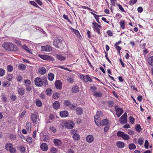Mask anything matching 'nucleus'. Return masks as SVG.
Here are the masks:
<instances>
[{"instance_id":"obj_57","label":"nucleus","mask_w":153,"mask_h":153,"mask_svg":"<svg viewBox=\"0 0 153 153\" xmlns=\"http://www.w3.org/2000/svg\"><path fill=\"white\" fill-rule=\"evenodd\" d=\"M117 5L118 6L119 8L122 12H125L126 11L124 10V8L122 7V5L120 4H117Z\"/></svg>"},{"instance_id":"obj_43","label":"nucleus","mask_w":153,"mask_h":153,"mask_svg":"<svg viewBox=\"0 0 153 153\" xmlns=\"http://www.w3.org/2000/svg\"><path fill=\"white\" fill-rule=\"evenodd\" d=\"M124 134V133L123 132L119 131L117 133V135L118 137L122 138Z\"/></svg>"},{"instance_id":"obj_55","label":"nucleus","mask_w":153,"mask_h":153,"mask_svg":"<svg viewBox=\"0 0 153 153\" xmlns=\"http://www.w3.org/2000/svg\"><path fill=\"white\" fill-rule=\"evenodd\" d=\"M26 128L28 130H29L31 128V124L29 123H27L26 124Z\"/></svg>"},{"instance_id":"obj_41","label":"nucleus","mask_w":153,"mask_h":153,"mask_svg":"<svg viewBox=\"0 0 153 153\" xmlns=\"http://www.w3.org/2000/svg\"><path fill=\"white\" fill-rule=\"evenodd\" d=\"M22 47L24 49L28 51V52L30 53H31V50L26 45H24Z\"/></svg>"},{"instance_id":"obj_19","label":"nucleus","mask_w":153,"mask_h":153,"mask_svg":"<svg viewBox=\"0 0 153 153\" xmlns=\"http://www.w3.org/2000/svg\"><path fill=\"white\" fill-rule=\"evenodd\" d=\"M75 110L76 114L78 115L82 114L83 112L82 109L80 107L77 108Z\"/></svg>"},{"instance_id":"obj_4","label":"nucleus","mask_w":153,"mask_h":153,"mask_svg":"<svg viewBox=\"0 0 153 153\" xmlns=\"http://www.w3.org/2000/svg\"><path fill=\"white\" fill-rule=\"evenodd\" d=\"M31 120L33 123L35 124H36L37 122L39 120V119L37 112H35L34 113L32 114Z\"/></svg>"},{"instance_id":"obj_31","label":"nucleus","mask_w":153,"mask_h":153,"mask_svg":"<svg viewBox=\"0 0 153 153\" xmlns=\"http://www.w3.org/2000/svg\"><path fill=\"white\" fill-rule=\"evenodd\" d=\"M54 75L52 73H50L48 74V79L50 81H52L54 78Z\"/></svg>"},{"instance_id":"obj_34","label":"nucleus","mask_w":153,"mask_h":153,"mask_svg":"<svg viewBox=\"0 0 153 153\" xmlns=\"http://www.w3.org/2000/svg\"><path fill=\"white\" fill-rule=\"evenodd\" d=\"M10 83L8 81H4L3 82L2 85L4 87H9L10 86Z\"/></svg>"},{"instance_id":"obj_33","label":"nucleus","mask_w":153,"mask_h":153,"mask_svg":"<svg viewBox=\"0 0 153 153\" xmlns=\"http://www.w3.org/2000/svg\"><path fill=\"white\" fill-rule=\"evenodd\" d=\"M26 66L23 64H20L19 65V68L21 70H24L26 69Z\"/></svg>"},{"instance_id":"obj_62","label":"nucleus","mask_w":153,"mask_h":153,"mask_svg":"<svg viewBox=\"0 0 153 153\" xmlns=\"http://www.w3.org/2000/svg\"><path fill=\"white\" fill-rule=\"evenodd\" d=\"M17 80L19 82H21L22 80V77L20 75L16 76Z\"/></svg>"},{"instance_id":"obj_2","label":"nucleus","mask_w":153,"mask_h":153,"mask_svg":"<svg viewBox=\"0 0 153 153\" xmlns=\"http://www.w3.org/2000/svg\"><path fill=\"white\" fill-rule=\"evenodd\" d=\"M5 148L11 153H15L16 152V150L13 147L12 144L10 143H8L6 144Z\"/></svg>"},{"instance_id":"obj_15","label":"nucleus","mask_w":153,"mask_h":153,"mask_svg":"<svg viewBox=\"0 0 153 153\" xmlns=\"http://www.w3.org/2000/svg\"><path fill=\"white\" fill-rule=\"evenodd\" d=\"M40 148L42 150L44 151H47L48 148L47 144L45 143H43L41 145Z\"/></svg>"},{"instance_id":"obj_47","label":"nucleus","mask_w":153,"mask_h":153,"mask_svg":"<svg viewBox=\"0 0 153 153\" xmlns=\"http://www.w3.org/2000/svg\"><path fill=\"white\" fill-rule=\"evenodd\" d=\"M46 94L50 96L52 94V90L51 89H47L46 91Z\"/></svg>"},{"instance_id":"obj_56","label":"nucleus","mask_w":153,"mask_h":153,"mask_svg":"<svg viewBox=\"0 0 153 153\" xmlns=\"http://www.w3.org/2000/svg\"><path fill=\"white\" fill-rule=\"evenodd\" d=\"M95 122L96 125L98 126H100L101 124L100 120H94Z\"/></svg>"},{"instance_id":"obj_25","label":"nucleus","mask_w":153,"mask_h":153,"mask_svg":"<svg viewBox=\"0 0 153 153\" xmlns=\"http://www.w3.org/2000/svg\"><path fill=\"white\" fill-rule=\"evenodd\" d=\"M57 59L60 60H64L66 59V57L65 56H62L61 54H57L56 55Z\"/></svg>"},{"instance_id":"obj_37","label":"nucleus","mask_w":153,"mask_h":153,"mask_svg":"<svg viewBox=\"0 0 153 153\" xmlns=\"http://www.w3.org/2000/svg\"><path fill=\"white\" fill-rule=\"evenodd\" d=\"M42 86H45L48 85V82L47 79H43L42 82Z\"/></svg>"},{"instance_id":"obj_40","label":"nucleus","mask_w":153,"mask_h":153,"mask_svg":"<svg viewBox=\"0 0 153 153\" xmlns=\"http://www.w3.org/2000/svg\"><path fill=\"white\" fill-rule=\"evenodd\" d=\"M5 73V71L3 69H0V76H3Z\"/></svg>"},{"instance_id":"obj_46","label":"nucleus","mask_w":153,"mask_h":153,"mask_svg":"<svg viewBox=\"0 0 153 153\" xmlns=\"http://www.w3.org/2000/svg\"><path fill=\"white\" fill-rule=\"evenodd\" d=\"M135 129L136 131L139 132L141 130V127L139 124H137L136 125Z\"/></svg>"},{"instance_id":"obj_26","label":"nucleus","mask_w":153,"mask_h":153,"mask_svg":"<svg viewBox=\"0 0 153 153\" xmlns=\"http://www.w3.org/2000/svg\"><path fill=\"white\" fill-rule=\"evenodd\" d=\"M108 123V121L107 119H105L102 120L101 122L100 126L106 125Z\"/></svg>"},{"instance_id":"obj_59","label":"nucleus","mask_w":153,"mask_h":153,"mask_svg":"<svg viewBox=\"0 0 153 153\" xmlns=\"http://www.w3.org/2000/svg\"><path fill=\"white\" fill-rule=\"evenodd\" d=\"M58 67L59 68H60L61 69H64L65 70H66V71H71L68 68H65L64 67L62 66H58Z\"/></svg>"},{"instance_id":"obj_60","label":"nucleus","mask_w":153,"mask_h":153,"mask_svg":"<svg viewBox=\"0 0 153 153\" xmlns=\"http://www.w3.org/2000/svg\"><path fill=\"white\" fill-rule=\"evenodd\" d=\"M149 145V143L148 141L147 140H146L144 143V147L146 149L148 148V146Z\"/></svg>"},{"instance_id":"obj_63","label":"nucleus","mask_w":153,"mask_h":153,"mask_svg":"<svg viewBox=\"0 0 153 153\" xmlns=\"http://www.w3.org/2000/svg\"><path fill=\"white\" fill-rule=\"evenodd\" d=\"M67 80L70 83H73L74 82V79L72 77H68L67 78Z\"/></svg>"},{"instance_id":"obj_11","label":"nucleus","mask_w":153,"mask_h":153,"mask_svg":"<svg viewBox=\"0 0 153 153\" xmlns=\"http://www.w3.org/2000/svg\"><path fill=\"white\" fill-rule=\"evenodd\" d=\"M41 48L42 51H43L49 52L52 50L51 47L48 45L42 46L41 47Z\"/></svg>"},{"instance_id":"obj_51","label":"nucleus","mask_w":153,"mask_h":153,"mask_svg":"<svg viewBox=\"0 0 153 153\" xmlns=\"http://www.w3.org/2000/svg\"><path fill=\"white\" fill-rule=\"evenodd\" d=\"M1 98L3 100V102H7V100L4 94H3L1 95Z\"/></svg>"},{"instance_id":"obj_45","label":"nucleus","mask_w":153,"mask_h":153,"mask_svg":"<svg viewBox=\"0 0 153 153\" xmlns=\"http://www.w3.org/2000/svg\"><path fill=\"white\" fill-rule=\"evenodd\" d=\"M7 78L9 81H11L13 78V75L11 74H8Z\"/></svg>"},{"instance_id":"obj_32","label":"nucleus","mask_w":153,"mask_h":153,"mask_svg":"<svg viewBox=\"0 0 153 153\" xmlns=\"http://www.w3.org/2000/svg\"><path fill=\"white\" fill-rule=\"evenodd\" d=\"M93 28L95 32L97 33L99 35L100 34V30L99 28L97 27L96 26H93Z\"/></svg>"},{"instance_id":"obj_28","label":"nucleus","mask_w":153,"mask_h":153,"mask_svg":"<svg viewBox=\"0 0 153 153\" xmlns=\"http://www.w3.org/2000/svg\"><path fill=\"white\" fill-rule=\"evenodd\" d=\"M138 143L141 146L143 144L144 142V139L142 137H141L138 139L137 140Z\"/></svg>"},{"instance_id":"obj_38","label":"nucleus","mask_w":153,"mask_h":153,"mask_svg":"<svg viewBox=\"0 0 153 153\" xmlns=\"http://www.w3.org/2000/svg\"><path fill=\"white\" fill-rule=\"evenodd\" d=\"M36 104L38 107H40L42 105V103L41 101L39 100H37L36 101Z\"/></svg>"},{"instance_id":"obj_42","label":"nucleus","mask_w":153,"mask_h":153,"mask_svg":"<svg viewBox=\"0 0 153 153\" xmlns=\"http://www.w3.org/2000/svg\"><path fill=\"white\" fill-rule=\"evenodd\" d=\"M120 27L123 29H124L125 28V21L123 20L121 21L120 22Z\"/></svg>"},{"instance_id":"obj_52","label":"nucleus","mask_w":153,"mask_h":153,"mask_svg":"<svg viewBox=\"0 0 153 153\" xmlns=\"http://www.w3.org/2000/svg\"><path fill=\"white\" fill-rule=\"evenodd\" d=\"M10 139L11 140H14L16 139V137L15 135L11 134L9 137Z\"/></svg>"},{"instance_id":"obj_1","label":"nucleus","mask_w":153,"mask_h":153,"mask_svg":"<svg viewBox=\"0 0 153 153\" xmlns=\"http://www.w3.org/2000/svg\"><path fill=\"white\" fill-rule=\"evenodd\" d=\"M2 47L5 49L11 51H17L18 50L16 46L10 43H4Z\"/></svg>"},{"instance_id":"obj_7","label":"nucleus","mask_w":153,"mask_h":153,"mask_svg":"<svg viewBox=\"0 0 153 153\" xmlns=\"http://www.w3.org/2000/svg\"><path fill=\"white\" fill-rule=\"evenodd\" d=\"M62 39H57L53 42V45L57 48H59L62 44Z\"/></svg>"},{"instance_id":"obj_12","label":"nucleus","mask_w":153,"mask_h":153,"mask_svg":"<svg viewBox=\"0 0 153 153\" xmlns=\"http://www.w3.org/2000/svg\"><path fill=\"white\" fill-rule=\"evenodd\" d=\"M94 139L93 136L91 135H88L86 137V141L89 143L92 142Z\"/></svg>"},{"instance_id":"obj_48","label":"nucleus","mask_w":153,"mask_h":153,"mask_svg":"<svg viewBox=\"0 0 153 153\" xmlns=\"http://www.w3.org/2000/svg\"><path fill=\"white\" fill-rule=\"evenodd\" d=\"M129 122L131 124H133L134 122V118L133 117L130 116L129 118Z\"/></svg>"},{"instance_id":"obj_50","label":"nucleus","mask_w":153,"mask_h":153,"mask_svg":"<svg viewBox=\"0 0 153 153\" xmlns=\"http://www.w3.org/2000/svg\"><path fill=\"white\" fill-rule=\"evenodd\" d=\"M25 86L30 85L31 82L29 80L27 79L25 81Z\"/></svg>"},{"instance_id":"obj_3","label":"nucleus","mask_w":153,"mask_h":153,"mask_svg":"<svg viewBox=\"0 0 153 153\" xmlns=\"http://www.w3.org/2000/svg\"><path fill=\"white\" fill-rule=\"evenodd\" d=\"M80 78L84 82H92L91 78L88 75L81 74L79 76Z\"/></svg>"},{"instance_id":"obj_30","label":"nucleus","mask_w":153,"mask_h":153,"mask_svg":"<svg viewBox=\"0 0 153 153\" xmlns=\"http://www.w3.org/2000/svg\"><path fill=\"white\" fill-rule=\"evenodd\" d=\"M101 113V112L98 111L96 115L94 116V120H100V117L99 115Z\"/></svg>"},{"instance_id":"obj_24","label":"nucleus","mask_w":153,"mask_h":153,"mask_svg":"<svg viewBox=\"0 0 153 153\" xmlns=\"http://www.w3.org/2000/svg\"><path fill=\"white\" fill-rule=\"evenodd\" d=\"M93 95L96 97H100L102 96V94L100 91H95L94 92Z\"/></svg>"},{"instance_id":"obj_61","label":"nucleus","mask_w":153,"mask_h":153,"mask_svg":"<svg viewBox=\"0 0 153 153\" xmlns=\"http://www.w3.org/2000/svg\"><path fill=\"white\" fill-rule=\"evenodd\" d=\"M26 141L27 142L31 143L32 142V139L31 137H28L26 139Z\"/></svg>"},{"instance_id":"obj_54","label":"nucleus","mask_w":153,"mask_h":153,"mask_svg":"<svg viewBox=\"0 0 153 153\" xmlns=\"http://www.w3.org/2000/svg\"><path fill=\"white\" fill-rule=\"evenodd\" d=\"M7 68V71L9 72H11L13 69V66L10 65H8Z\"/></svg>"},{"instance_id":"obj_64","label":"nucleus","mask_w":153,"mask_h":153,"mask_svg":"<svg viewBox=\"0 0 153 153\" xmlns=\"http://www.w3.org/2000/svg\"><path fill=\"white\" fill-rule=\"evenodd\" d=\"M10 98L13 101H15L17 99L16 97L14 95H13L11 96Z\"/></svg>"},{"instance_id":"obj_49","label":"nucleus","mask_w":153,"mask_h":153,"mask_svg":"<svg viewBox=\"0 0 153 153\" xmlns=\"http://www.w3.org/2000/svg\"><path fill=\"white\" fill-rule=\"evenodd\" d=\"M30 3L32 5L35 6L36 7H39V8H40L39 6L37 5V4L34 1H30Z\"/></svg>"},{"instance_id":"obj_14","label":"nucleus","mask_w":153,"mask_h":153,"mask_svg":"<svg viewBox=\"0 0 153 153\" xmlns=\"http://www.w3.org/2000/svg\"><path fill=\"white\" fill-rule=\"evenodd\" d=\"M17 92L20 96H23L25 94V91L22 88H20L18 89Z\"/></svg>"},{"instance_id":"obj_20","label":"nucleus","mask_w":153,"mask_h":153,"mask_svg":"<svg viewBox=\"0 0 153 153\" xmlns=\"http://www.w3.org/2000/svg\"><path fill=\"white\" fill-rule=\"evenodd\" d=\"M147 61L149 64L153 67V56L149 57L148 58Z\"/></svg>"},{"instance_id":"obj_29","label":"nucleus","mask_w":153,"mask_h":153,"mask_svg":"<svg viewBox=\"0 0 153 153\" xmlns=\"http://www.w3.org/2000/svg\"><path fill=\"white\" fill-rule=\"evenodd\" d=\"M23 39H16L14 40V42L18 45H21V42L23 41Z\"/></svg>"},{"instance_id":"obj_10","label":"nucleus","mask_w":153,"mask_h":153,"mask_svg":"<svg viewBox=\"0 0 153 153\" xmlns=\"http://www.w3.org/2000/svg\"><path fill=\"white\" fill-rule=\"evenodd\" d=\"M115 110H116V114L118 117H119L123 112V109L120 108H118L115 107Z\"/></svg>"},{"instance_id":"obj_21","label":"nucleus","mask_w":153,"mask_h":153,"mask_svg":"<svg viewBox=\"0 0 153 153\" xmlns=\"http://www.w3.org/2000/svg\"><path fill=\"white\" fill-rule=\"evenodd\" d=\"M53 106L54 108L56 109H58L60 106L59 102L57 101H55L53 103Z\"/></svg>"},{"instance_id":"obj_44","label":"nucleus","mask_w":153,"mask_h":153,"mask_svg":"<svg viewBox=\"0 0 153 153\" xmlns=\"http://www.w3.org/2000/svg\"><path fill=\"white\" fill-rule=\"evenodd\" d=\"M71 30H72L73 32L77 36H78L80 34L79 33L78 30H75L72 27H71Z\"/></svg>"},{"instance_id":"obj_6","label":"nucleus","mask_w":153,"mask_h":153,"mask_svg":"<svg viewBox=\"0 0 153 153\" xmlns=\"http://www.w3.org/2000/svg\"><path fill=\"white\" fill-rule=\"evenodd\" d=\"M71 135L72 136L73 139L74 140H78L79 139V135L74 130H71Z\"/></svg>"},{"instance_id":"obj_23","label":"nucleus","mask_w":153,"mask_h":153,"mask_svg":"<svg viewBox=\"0 0 153 153\" xmlns=\"http://www.w3.org/2000/svg\"><path fill=\"white\" fill-rule=\"evenodd\" d=\"M79 88L78 86L75 85L72 88V92L74 93H76L79 91Z\"/></svg>"},{"instance_id":"obj_9","label":"nucleus","mask_w":153,"mask_h":153,"mask_svg":"<svg viewBox=\"0 0 153 153\" xmlns=\"http://www.w3.org/2000/svg\"><path fill=\"white\" fill-rule=\"evenodd\" d=\"M42 79H43L39 77L35 78L34 80L35 85L38 86H41Z\"/></svg>"},{"instance_id":"obj_27","label":"nucleus","mask_w":153,"mask_h":153,"mask_svg":"<svg viewBox=\"0 0 153 153\" xmlns=\"http://www.w3.org/2000/svg\"><path fill=\"white\" fill-rule=\"evenodd\" d=\"M117 146L120 148H122L124 146V143L122 142L119 141L117 143Z\"/></svg>"},{"instance_id":"obj_18","label":"nucleus","mask_w":153,"mask_h":153,"mask_svg":"<svg viewBox=\"0 0 153 153\" xmlns=\"http://www.w3.org/2000/svg\"><path fill=\"white\" fill-rule=\"evenodd\" d=\"M39 56L43 59L45 60H49L50 58V57L46 55H39Z\"/></svg>"},{"instance_id":"obj_16","label":"nucleus","mask_w":153,"mask_h":153,"mask_svg":"<svg viewBox=\"0 0 153 153\" xmlns=\"http://www.w3.org/2000/svg\"><path fill=\"white\" fill-rule=\"evenodd\" d=\"M38 71L39 74L44 75L46 73V71L44 68L41 67L39 69Z\"/></svg>"},{"instance_id":"obj_17","label":"nucleus","mask_w":153,"mask_h":153,"mask_svg":"<svg viewBox=\"0 0 153 153\" xmlns=\"http://www.w3.org/2000/svg\"><path fill=\"white\" fill-rule=\"evenodd\" d=\"M68 113L66 111H62L60 114V116L62 117H65L68 115Z\"/></svg>"},{"instance_id":"obj_53","label":"nucleus","mask_w":153,"mask_h":153,"mask_svg":"<svg viewBox=\"0 0 153 153\" xmlns=\"http://www.w3.org/2000/svg\"><path fill=\"white\" fill-rule=\"evenodd\" d=\"M122 138L125 140H128L129 139V136L127 134H124Z\"/></svg>"},{"instance_id":"obj_13","label":"nucleus","mask_w":153,"mask_h":153,"mask_svg":"<svg viewBox=\"0 0 153 153\" xmlns=\"http://www.w3.org/2000/svg\"><path fill=\"white\" fill-rule=\"evenodd\" d=\"M55 84V87L59 89H61L62 88V83L60 81H56Z\"/></svg>"},{"instance_id":"obj_8","label":"nucleus","mask_w":153,"mask_h":153,"mask_svg":"<svg viewBox=\"0 0 153 153\" xmlns=\"http://www.w3.org/2000/svg\"><path fill=\"white\" fill-rule=\"evenodd\" d=\"M74 123L71 121L66 122L65 124V126L69 129L72 128L74 127Z\"/></svg>"},{"instance_id":"obj_58","label":"nucleus","mask_w":153,"mask_h":153,"mask_svg":"<svg viewBox=\"0 0 153 153\" xmlns=\"http://www.w3.org/2000/svg\"><path fill=\"white\" fill-rule=\"evenodd\" d=\"M137 0H130L129 1V3L131 5H133L134 4L136 3Z\"/></svg>"},{"instance_id":"obj_22","label":"nucleus","mask_w":153,"mask_h":153,"mask_svg":"<svg viewBox=\"0 0 153 153\" xmlns=\"http://www.w3.org/2000/svg\"><path fill=\"white\" fill-rule=\"evenodd\" d=\"M53 142L55 145L60 146L62 143L61 141L58 139H55L53 140Z\"/></svg>"},{"instance_id":"obj_36","label":"nucleus","mask_w":153,"mask_h":153,"mask_svg":"<svg viewBox=\"0 0 153 153\" xmlns=\"http://www.w3.org/2000/svg\"><path fill=\"white\" fill-rule=\"evenodd\" d=\"M59 94L58 92H56L53 94V99H58L59 96Z\"/></svg>"},{"instance_id":"obj_35","label":"nucleus","mask_w":153,"mask_h":153,"mask_svg":"<svg viewBox=\"0 0 153 153\" xmlns=\"http://www.w3.org/2000/svg\"><path fill=\"white\" fill-rule=\"evenodd\" d=\"M64 105L67 106H70L71 105V103L69 100H65L64 102Z\"/></svg>"},{"instance_id":"obj_39","label":"nucleus","mask_w":153,"mask_h":153,"mask_svg":"<svg viewBox=\"0 0 153 153\" xmlns=\"http://www.w3.org/2000/svg\"><path fill=\"white\" fill-rule=\"evenodd\" d=\"M136 146L134 143H131L129 145V148L130 150L135 149Z\"/></svg>"},{"instance_id":"obj_5","label":"nucleus","mask_w":153,"mask_h":153,"mask_svg":"<svg viewBox=\"0 0 153 153\" xmlns=\"http://www.w3.org/2000/svg\"><path fill=\"white\" fill-rule=\"evenodd\" d=\"M127 114L126 113H125L119 119V121L120 123L123 124L127 123Z\"/></svg>"}]
</instances>
